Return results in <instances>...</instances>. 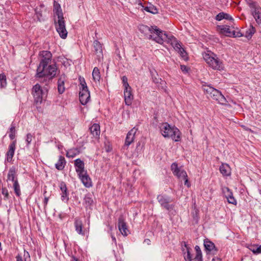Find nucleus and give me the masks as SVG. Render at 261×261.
<instances>
[{
    "label": "nucleus",
    "instance_id": "nucleus-27",
    "mask_svg": "<svg viewBox=\"0 0 261 261\" xmlns=\"http://www.w3.org/2000/svg\"><path fill=\"white\" fill-rule=\"evenodd\" d=\"M74 226L76 231L79 234L84 235V232L83 231V224L81 220L75 219L74 221Z\"/></svg>",
    "mask_w": 261,
    "mask_h": 261
},
{
    "label": "nucleus",
    "instance_id": "nucleus-44",
    "mask_svg": "<svg viewBox=\"0 0 261 261\" xmlns=\"http://www.w3.org/2000/svg\"><path fill=\"white\" fill-rule=\"evenodd\" d=\"M61 199L63 201H67L68 200V194L66 192H62L61 193Z\"/></svg>",
    "mask_w": 261,
    "mask_h": 261
},
{
    "label": "nucleus",
    "instance_id": "nucleus-9",
    "mask_svg": "<svg viewBox=\"0 0 261 261\" xmlns=\"http://www.w3.org/2000/svg\"><path fill=\"white\" fill-rule=\"evenodd\" d=\"M249 6L251 8V13L257 23H261V8L256 3L250 1Z\"/></svg>",
    "mask_w": 261,
    "mask_h": 261
},
{
    "label": "nucleus",
    "instance_id": "nucleus-48",
    "mask_svg": "<svg viewBox=\"0 0 261 261\" xmlns=\"http://www.w3.org/2000/svg\"><path fill=\"white\" fill-rule=\"evenodd\" d=\"M192 261H202V255H196L194 258L192 259Z\"/></svg>",
    "mask_w": 261,
    "mask_h": 261
},
{
    "label": "nucleus",
    "instance_id": "nucleus-37",
    "mask_svg": "<svg viewBox=\"0 0 261 261\" xmlns=\"http://www.w3.org/2000/svg\"><path fill=\"white\" fill-rule=\"evenodd\" d=\"M15 126L14 124H12L11 127L10 128V133L9 138L11 140H13L15 137Z\"/></svg>",
    "mask_w": 261,
    "mask_h": 261
},
{
    "label": "nucleus",
    "instance_id": "nucleus-49",
    "mask_svg": "<svg viewBox=\"0 0 261 261\" xmlns=\"http://www.w3.org/2000/svg\"><path fill=\"white\" fill-rule=\"evenodd\" d=\"M180 69L181 71L185 73H187L189 70V68L185 65H180Z\"/></svg>",
    "mask_w": 261,
    "mask_h": 261
},
{
    "label": "nucleus",
    "instance_id": "nucleus-14",
    "mask_svg": "<svg viewBox=\"0 0 261 261\" xmlns=\"http://www.w3.org/2000/svg\"><path fill=\"white\" fill-rule=\"evenodd\" d=\"M204 246L208 253H212L215 254L218 251L215 244L207 239L204 240Z\"/></svg>",
    "mask_w": 261,
    "mask_h": 261
},
{
    "label": "nucleus",
    "instance_id": "nucleus-3",
    "mask_svg": "<svg viewBox=\"0 0 261 261\" xmlns=\"http://www.w3.org/2000/svg\"><path fill=\"white\" fill-rule=\"evenodd\" d=\"M139 30L147 37L152 39L161 44L164 42L167 37V34L158 29L156 27L149 28L146 25H141L139 27Z\"/></svg>",
    "mask_w": 261,
    "mask_h": 261
},
{
    "label": "nucleus",
    "instance_id": "nucleus-29",
    "mask_svg": "<svg viewBox=\"0 0 261 261\" xmlns=\"http://www.w3.org/2000/svg\"><path fill=\"white\" fill-rule=\"evenodd\" d=\"M80 151L77 148H72L66 151V155L68 158H73L79 154Z\"/></svg>",
    "mask_w": 261,
    "mask_h": 261
},
{
    "label": "nucleus",
    "instance_id": "nucleus-34",
    "mask_svg": "<svg viewBox=\"0 0 261 261\" xmlns=\"http://www.w3.org/2000/svg\"><path fill=\"white\" fill-rule=\"evenodd\" d=\"M35 138V136L31 133H28L26 135L25 141L27 143V146L29 147L33 139Z\"/></svg>",
    "mask_w": 261,
    "mask_h": 261
},
{
    "label": "nucleus",
    "instance_id": "nucleus-47",
    "mask_svg": "<svg viewBox=\"0 0 261 261\" xmlns=\"http://www.w3.org/2000/svg\"><path fill=\"white\" fill-rule=\"evenodd\" d=\"M227 201L228 203L236 205L237 204V201L234 198V197H231V198H230L229 199L227 200Z\"/></svg>",
    "mask_w": 261,
    "mask_h": 261
},
{
    "label": "nucleus",
    "instance_id": "nucleus-10",
    "mask_svg": "<svg viewBox=\"0 0 261 261\" xmlns=\"http://www.w3.org/2000/svg\"><path fill=\"white\" fill-rule=\"evenodd\" d=\"M158 202L162 207L170 210L173 208V205L170 204L171 202L170 197L165 195H159L157 197Z\"/></svg>",
    "mask_w": 261,
    "mask_h": 261
},
{
    "label": "nucleus",
    "instance_id": "nucleus-20",
    "mask_svg": "<svg viewBox=\"0 0 261 261\" xmlns=\"http://www.w3.org/2000/svg\"><path fill=\"white\" fill-rule=\"evenodd\" d=\"M131 90L132 88H125L124 90V100L125 104L127 106H129L132 104L134 98Z\"/></svg>",
    "mask_w": 261,
    "mask_h": 261
},
{
    "label": "nucleus",
    "instance_id": "nucleus-12",
    "mask_svg": "<svg viewBox=\"0 0 261 261\" xmlns=\"http://www.w3.org/2000/svg\"><path fill=\"white\" fill-rule=\"evenodd\" d=\"M79 98L83 105H86L90 99V92L88 89H81L79 93Z\"/></svg>",
    "mask_w": 261,
    "mask_h": 261
},
{
    "label": "nucleus",
    "instance_id": "nucleus-30",
    "mask_svg": "<svg viewBox=\"0 0 261 261\" xmlns=\"http://www.w3.org/2000/svg\"><path fill=\"white\" fill-rule=\"evenodd\" d=\"M93 80L95 82H99L100 79V74L99 69L97 67H94L92 71Z\"/></svg>",
    "mask_w": 261,
    "mask_h": 261
},
{
    "label": "nucleus",
    "instance_id": "nucleus-50",
    "mask_svg": "<svg viewBox=\"0 0 261 261\" xmlns=\"http://www.w3.org/2000/svg\"><path fill=\"white\" fill-rule=\"evenodd\" d=\"M195 250H196V255H202L201 251L200 250V247L198 246H197V245L195 247Z\"/></svg>",
    "mask_w": 261,
    "mask_h": 261
},
{
    "label": "nucleus",
    "instance_id": "nucleus-35",
    "mask_svg": "<svg viewBox=\"0 0 261 261\" xmlns=\"http://www.w3.org/2000/svg\"><path fill=\"white\" fill-rule=\"evenodd\" d=\"M185 247L187 248V252L184 253V258L186 261H192V254L190 252V249L187 247V245H185Z\"/></svg>",
    "mask_w": 261,
    "mask_h": 261
},
{
    "label": "nucleus",
    "instance_id": "nucleus-25",
    "mask_svg": "<svg viewBox=\"0 0 261 261\" xmlns=\"http://www.w3.org/2000/svg\"><path fill=\"white\" fill-rule=\"evenodd\" d=\"M90 130L91 134L93 136V137L96 138L98 137L99 136L100 133L99 125L96 123L93 124L90 127Z\"/></svg>",
    "mask_w": 261,
    "mask_h": 261
},
{
    "label": "nucleus",
    "instance_id": "nucleus-7",
    "mask_svg": "<svg viewBox=\"0 0 261 261\" xmlns=\"http://www.w3.org/2000/svg\"><path fill=\"white\" fill-rule=\"evenodd\" d=\"M32 94L36 103H41L47 95V90H43L38 84L34 85L32 88Z\"/></svg>",
    "mask_w": 261,
    "mask_h": 261
},
{
    "label": "nucleus",
    "instance_id": "nucleus-31",
    "mask_svg": "<svg viewBox=\"0 0 261 261\" xmlns=\"http://www.w3.org/2000/svg\"><path fill=\"white\" fill-rule=\"evenodd\" d=\"M13 189L16 196L18 197L20 196L21 195V191L18 181H15V182L13 183Z\"/></svg>",
    "mask_w": 261,
    "mask_h": 261
},
{
    "label": "nucleus",
    "instance_id": "nucleus-5",
    "mask_svg": "<svg viewBox=\"0 0 261 261\" xmlns=\"http://www.w3.org/2000/svg\"><path fill=\"white\" fill-rule=\"evenodd\" d=\"M203 58L208 66L213 69L221 70L224 69L223 62L211 51L207 50L204 53Z\"/></svg>",
    "mask_w": 261,
    "mask_h": 261
},
{
    "label": "nucleus",
    "instance_id": "nucleus-32",
    "mask_svg": "<svg viewBox=\"0 0 261 261\" xmlns=\"http://www.w3.org/2000/svg\"><path fill=\"white\" fill-rule=\"evenodd\" d=\"M84 202L86 206H90L92 204L93 200L90 194H87L85 196Z\"/></svg>",
    "mask_w": 261,
    "mask_h": 261
},
{
    "label": "nucleus",
    "instance_id": "nucleus-33",
    "mask_svg": "<svg viewBox=\"0 0 261 261\" xmlns=\"http://www.w3.org/2000/svg\"><path fill=\"white\" fill-rule=\"evenodd\" d=\"M220 30L222 33L226 36H230L231 34V31L229 27L222 25L220 27Z\"/></svg>",
    "mask_w": 261,
    "mask_h": 261
},
{
    "label": "nucleus",
    "instance_id": "nucleus-51",
    "mask_svg": "<svg viewBox=\"0 0 261 261\" xmlns=\"http://www.w3.org/2000/svg\"><path fill=\"white\" fill-rule=\"evenodd\" d=\"M182 179L185 180L184 184L186 186H187L188 188L191 186L190 183L189 182L188 176L185 178H182Z\"/></svg>",
    "mask_w": 261,
    "mask_h": 261
},
{
    "label": "nucleus",
    "instance_id": "nucleus-19",
    "mask_svg": "<svg viewBox=\"0 0 261 261\" xmlns=\"http://www.w3.org/2000/svg\"><path fill=\"white\" fill-rule=\"evenodd\" d=\"M138 5L139 8H141L142 11L145 10L154 14L158 13V9L156 7L151 4H148L146 6H143L142 3H139Z\"/></svg>",
    "mask_w": 261,
    "mask_h": 261
},
{
    "label": "nucleus",
    "instance_id": "nucleus-16",
    "mask_svg": "<svg viewBox=\"0 0 261 261\" xmlns=\"http://www.w3.org/2000/svg\"><path fill=\"white\" fill-rule=\"evenodd\" d=\"M118 227L119 231L123 236H127L128 230L126 224L122 217H120L118 219Z\"/></svg>",
    "mask_w": 261,
    "mask_h": 261
},
{
    "label": "nucleus",
    "instance_id": "nucleus-17",
    "mask_svg": "<svg viewBox=\"0 0 261 261\" xmlns=\"http://www.w3.org/2000/svg\"><path fill=\"white\" fill-rule=\"evenodd\" d=\"M16 141H13L9 146V150L6 154V160L7 162H11L14 156L16 148Z\"/></svg>",
    "mask_w": 261,
    "mask_h": 261
},
{
    "label": "nucleus",
    "instance_id": "nucleus-38",
    "mask_svg": "<svg viewBox=\"0 0 261 261\" xmlns=\"http://www.w3.org/2000/svg\"><path fill=\"white\" fill-rule=\"evenodd\" d=\"M250 250L255 254H259L261 253V245L252 246Z\"/></svg>",
    "mask_w": 261,
    "mask_h": 261
},
{
    "label": "nucleus",
    "instance_id": "nucleus-41",
    "mask_svg": "<svg viewBox=\"0 0 261 261\" xmlns=\"http://www.w3.org/2000/svg\"><path fill=\"white\" fill-rule=\"evenodd\" d=\"M222 191L223 194L224 195L225 197L227 195V194H230V193L232 192L230 190L226 187H224L222 188Z\"/></svg>",
    "mask_w": 261,
    "mask_h": 261
},
{
    "label": "nucleus",
    "instance_id": "nucleus-40",
    "mask_svg": "<svg viewBox=\"0 0 261 261\" xmlns=\"http://www.w3.org/2000/svg\"><path fill=\"white\" fill-rule=\"evenodd\" d=\"M79 80L80 81V84L81 85V89H88V87L87 86L85 79L80 77Z\"/></svg>",
    "mask_w": 261,
    "mask_h": 261
},
{
    "label": "nucleus",
    "instance_id": "nucleus-11",
    "mask_svg": "<svg viewBox=\"0 0 261 261\" xmlns=\"http://www.w3.org/2000/svg\"><path fill=\"white\" fill-rule=\"evenodd\" d=\"M171 168L173 174L177 176L179 180H182V178L187 177L186 172L181 167H178L176 163H173L171 165Z\"/></svg>",
    "mask_w": 261,
    "mask_h": 261
},
{
    "label": "nucleus",
    "instance_id": "nucleus-62",
    "mask_svg": "<svg viewBox=\"0 0 261 261\" xmlns=\"http://www.w3.org/2000/svg\"><path fill=\"white\" fill-rule=\"evenodd\" d=\"M72 261H78L77 259L73 258Z\"/></svg>",
    "mask_w": 261,
    "mask_h": 261
},
{
    "label": "nucleus",
    "instance_id": "nucleus-56",
    "mask_svg": "<svg viewBox=\"0 0 261 261\" xmlns=\"http://www.w3.org/2000/svg\"><path fill=\"white\" fill-rule=\"evenodd\" d=\"M231 197H233L232 192L230 193V194H227V195L225 196L227 200L229 199L230 198H231Z\"/></svg>",
    "mask_w": 261,
    "mask_h": 261
},
{
    "label": "nucleus",
    "instance_id": "nucleus-18",
    "mask_svg": "<svg viewBox=\"0 0 261 261\" xmlns=\"http://www.w3.org/2000/svg\"><path fill=\"white\" fill-rule=\"evenodd\" d=\"M74 166L75 167V171L77 175L81 174L84 172L87 171L85 169V164L83 161L80 159H77L74 161Z\"/></svg>",
    "mask_w": 261,
    "mask_h": 261
},
{
    "label": "nucleus",
    "instance_id": "nucleus-23",
    "mask_svg": "<svg viewBox=\"0 0 261 261\" xmlns=\"http://www.w3.org/2000/svg\"><path fill=\"white\" fill-rule=\"evenodd\" d=\"M16 172V168L14 167H11L8 173L7 181H12L13 182H15V181H18Z\"/></svg>",
    "mask_w": 261,
    "mask_h": 261
},
{
    "label": "nucleus",
    "instance_id": "nucleus-53",
    "mask_svg": "<svg viewBox=\"0 0 261 261\" xmlns=\"http://www.w3.org/2000/svg\"><path fill=\"white\" fill-rule=\"evenodd\" d=\"M16 258V261H23L22 257L19 255H17Z\"/></svg>",
    "mask_w": 261,
    "mask_h": 261
},
{
    "label": "nucleus",
    "instance_id": "nucleus-61",
    "mask_svg": "<svg viewBox=\"0 0 261 261\" xmlns=\"http://www.w3.org/2000/svg\"><path fill=\"white\" fill-rule=\"evenodd\" d=\"M144 242H146L148 244H149V242H150L149 240L147 239V240H145L144 241Z\"/></svg>",
    "mask_w": 261,
    "mask_h": 261
},
{
    "label": "nucleus",
    "instance_id": "nucleus-28",
    "mask_svg": "<svg viewBox=\"0 0 261 261\" xmlns=\"http://www.w3.org/2000/svg\"><path fill=\"white\" fill-rule=\"evenodd\" d=\"M66 164L65 158L60 155L59 158L58 162L55 164L56 169L59 170H62L64 169Z\"/></svg>",
    "mask_w": 261,
    "mask_h": 261
},
{
    "label": "nucleus",
    "instance_id": "nucleus-1",
    "mask_svg": "<svg viewBox=\"0 0 261 261\" xmlns=\"http://www.w3.org/2000/svg\"><path fill=\"white\" fill-rule=\"evenodd\" d=\"M40 62L37 69L36 76L38 77H49V82L57 74L55 64L51 65L52 54L49 51L43 50L39 53Z\"/></svg>",
    "mask_w": 261,
    "mask_h": 261
},
{
    "label": "nucleus",
    "instance_id": "nucleus-24",
    "mask_svg": "<svg viewBox=\"0 0 261 261\" xmlns=\"http://www.w3.org/2000/svg\"><path fill=\"white\" fill-rule=\"evenodd\" d=\"M94 51L97 56L99 58L102 57V46L100 42L97 40H95L93 42Z\"/></svg>",
    "mask_w": 261,
    "mask_h": 261
},
{
    "label": "nucleus",
    "instance_id": "nucleus-39",
    "mask_svg": "<svg viewBox=\"0 0 261 261\" xmlns=\"http://www.w3.org/2000/svg\"><path fill=\"white\" fill-rule=\"evenodd\" d=\"M122 80L123 86L124 87V89L125 88L131 89V87L129 86V85L127 82V78L126 76H122Z\"/></svg>",
    "mask_w": 261,
    "mask_h": 261
},
{
    "label": "nucleus",
    "instance_id": "nucleus-36",
    "mask_svg": "<svg viewBox=\"0 0 261 261\" xmlns=\"http://www.w3.org/2000/svg\"><path fill=\"white\" fill-rule=\"evenodd\" d=\"M0 85L1 88H5L7 86L6 76L4 73L0 74Z\"/></svg>",
    "mask_w": 261,
    "mask_h": 261
},
{
    "label": "nucleus",
    "instance_id": "nucleus-45",
    "mask_svg": "<svg viewBox=\"0 0 261 261\" xmlns=\"http://www.w3.org/2000/svg\"><path fill=\"white\" fill-rule=\"evenodd\" d=\"M224 15H225V13H223V12L219 13L216 16V20H218V21H220V20H222L223 19H224V17H225Z\"/></svg>",
    "mask_w": 261,
    "mask_h": 261
},
{
    "label": "nucleus",
    "instance_id": "nucleus-4",
    "mask_svg": "<svg viewBox=\"0 0 261 261\" xmlns=\"http://www.w3.org/2000/svg\"><path fill=\"white\" fill-rule=\"evenodd\" d=\"M160 129L162 135L165 138H171L175 142L180 141V132L176 127L165 122L161 124Z\"/></svg>",
    "mask_w": 261,
    "mask_h": 261
},
{
    "label": "nucleus",
    "instance_id": "nucleus-58",
    "mask_svg": "<svg viewBox=\"0 0 261 261\" xmlns=\"http://www.w3.org/2000/svg\"><path fill=\"white\" fill-rule=\"evenodd\" d=\"M212 261H221V259L219 258H214Z\"/></svg>",
    "mask_w": 261,
    "mask_h": 261
},
{
    "label": "nucleus",
    "instance_id": "nucleus-60",
    "mask_svg": "<svg viewBox=\"0 0 261 261\" xmlns=\"http://www.w3.org/2000/svg\"><path fill=\"white\" fill-rule=\"evenodd\" d=\"M159 79H157L156 78L153 80V82L156 83H159Z\"/></svg>",
    "mask_w": 261,
    "mask_h": 261
},
{
    "label": "nucleus",
    "instance_id": "nucleus-54",
    "mask_svg": "<svg viewBox=\"0 0 261 261\" xmlns=\"http://www.w3.org/2000/svg\"><path fill=\"white\" fill-rule=\"evenodd\" d=\"M48 198L47 197H45L44 200V206H46L47 205V204L48 203Z\"/></svg>",
    "mask_w": 261,
    "mask_h": 261
},
{
    "label": "nucleus",
    "instance_id": "nucleus-6",
    "mask_svg": "<svg viewBox=\"0 0 261 261\" xmlns=\"http://www.w3.org/2000/svg\"><path fill=\"white\" fill-rule=\"evenodd\" d=\"M202 89L208 97L217 101L219 103L223 105H226V99L218 90L208 85H203Z\"/></svg>",
    "mask_w": 261,
    "mask_h": 261
},
{
    "label": "nucleus",
    "instance_id": "nucleus-42",
    "mask_svg": "<svg viewBox=\"0 0 261 261\" xmlns=\"http://www.w3.org/2000/svg\"><path fill=\"white\" fill-rule=\"evenodd\" d=\"M222 191L223 194L224 195L225 197L227 195V194H230V193L232 192L230 190L226 187H224L222 188Z\"/></svg>",
    "mask_w": 261,
    "mask_h": 261
},
{
    "label": "nucleus",
    "instance_id": "nucleus-8",
    "mask_svg": "<svg viewBox=\"0 0 261 261\" xmlns=\"http://www.w3.org/2000/svg\"><path fill=\"white\" fill-rule=\"evenodd\" d=\"M164 42L170 43L174 49L177 51L185 60L187 58V53L181 47V45L177 41L176 38L172 35H169L167 34V37Z\"/></svg>",
    "mask_w": 261,
    "mask_h": 261
},
{
    "label": "nucleus",
    "instance_id": "nucleus-26",
    "mask_svg": "<svg viewBox=\"0 0 261 261\" xmlns=\"http://www.w3.org/2000/svg\"><path fill=\"white\" fill-rule=\"evenodd\" d=\"M219 170L223 176H229L230 175V168L227 164H222L220 166Z\"/></svg>",
    "mask_w": 261,
    "mask_h": 261
},
{
    "label": "nucleus",
    "instance_id": "nucleus-59",
    "mask_svg": "<svg viewBox=\"0 0 261 261\" xmlns=\"http://www.w3.org/2000/svg\"><path fill=\"white\" fill-rule=\"evenodd\" d=\"M24 256H28L29 257H30V255H29V253L28 252H26L24 251Z\"/></svg>",
    "mask_w": 261,
    "mask_h": 261
},
{
    "label": "nucleus",
    "instance_id": "nucleus-52",
    "mask_svg": "<svg viewBox=\"0 0 261 261\" xmlns=\"http://www.w3.org/2000/svg\"><path fill=\"white\" fill-rule=\"evenodd\" d=\"M224 16H225L224 19H227V20H232L233 19L232 17L228 14L225 13Z\"/></svg>",
    "mask_w": 261,
    "mask_h": 261
},
{
    "label": "nucleus",
    "instance_id": "nucleus-2",
    "mask_svg": "<svg viewBox=\"0 0 261 261\" xmlns=\"http://www.w3.org/2000/svg\"><path fill=\"white\" fill-rule=\"evenodd\" d=\"M54 6V20L56 30L62 39H65L68 33L65 28L64 18L61 6L59 4L55 3Z\"/></svg>",
    "mask_w": 261,
    "mask_h": 261
},
{
    "label": "nucleus",
    "instance_id": "nucleus-13",
    "mask_svg": "<svg viewBox=\"0 0 261 261\" xmlns=\"http://www.w3.org/2000/svg\"><path fill=\"white\" fill-rule=\"evenodd\" d=\"M137 130V128L134 127L128 132L125 139L124 146L128 147L134 142L135 136Z\"/></svg>",
    "mask_w": 261,
    "mask_h": 261
},
{
    "label": "nucleus",
    "instance_id": "nucleus-57",
    "mask_svg": "<svg viewBox=\"0 0 261 261\" xmlns=\"http://www.w3.org/2000/svg\"><path fill=\"white\" fill-rule=\"evenodd\" d=\"M111 238H112V240H113V242L115 244H116V243H117L116 239L115 237L114 236V235L111 234Z\"/></svg>",
    "mask_w": 261,
    "mask_h": 261
},
{
    "label": "nucleus",
    "instance_id": "nucleus-21",
    "mask_svg": "<svg viewBox=\"0 0 261 261\" xmlns=\"http://www.w3.org/2000/svg\"><path fill=\"white\" fill-rule=\"evenodd\" d=\"M66 81V76L64 74L61 75L58 79V90L60 94L64 92L65 88L64 83Z\"/></svg>",
    "mask_w": 261,
    "mask_h": 261
},
{
    "label": "nucleus",
    "instance_id": "nucleus-46",
    "mask_svg": "<svg viewBox=\"0 0 261 261\" xmlns=\"http://www.w3.org/2000/svg\"><path fill=\"white\" fill-rule=\"evenodd\" d=\"M60 188L62 192H66L67 190L66 184L64 182H62L60 183Z\"/></svg>",
    "mask_w": 261,
    "mask_h": 261
},
{
    "label": "nucleus",
    "instance_id": "nucleus-15",
    "mask_svg": "<svg viewBox=\"0 0 261 261\" xmlns=\"http://www.w3.org/2000/svg\"><path fill=\"white\" fill-rule=\"evenodd\" d=\"M79 178L83 185L87 188H90L92 186V181L87 173V171L81 173V174L78 175Z\"/></svg>",
    "mask_w": 261,
    "mask_h": 261
},
{
    "label": "nucleus",
    "instance_id": "nucleus-55",
    "mask_svg": "<svg viewBox=\"0 0 261 261\" xmlns=\"http://www.w3.org/2000/svg\"><path fill=\"white\" fill-rule=\"evenodd\" d=\"M231 197H233L232 192L230 193V194H227V195L225 196L227 200L229 199L230 198H231Z\"/></svg>",
    "mask_w": 261,
    "mask_h": 261
},
{
    "label": "nucleus",
    "instance_id": "nucleus-22",
    "mask_svg": "<svg viewBox=\"0 0 261 261\" xmlns=\"http://www.w3.org/2000/svg\"><path fill=\"white\" fill-rule=\"evenodd\" d=\"M255 33V29L252 26H250V28L246 30L245 33L243 34L241 33H237V34L236 35L235 33H233V35L236 37H239L243 36H244L245 37H246L248 39H250L252 37V35Z\"/></svg>",
    "mask_w": 261,
    "mask_h": 261
},
{
    "label": "nucleus",
    "instance_id": "nucleus-63",
    "mask_svg": "<svg viewBox=\"0 0 261 261\" xmlns=\"http://www.w3.org/2000/svg\"><path fill=\"white\" fill-rule=\"evenodd\" d=\"M0 250H2V248H1V243L0 242Z\"/></svg>",
    "mask_w": 261,
    "mask_h": 261
},
{
    "label": "nucleus",
    "instance_id": "nucleus-43",
    "mask_svg": "<svg viewBox=\"0 0 261 261\" xmlns=\"http://www.w3.org/2000/svg\"><path fill=\"white\" fill-rule=\"evenodd\" d=\"M2 194L5 196V199H7L9 198V194L8 190L6 188H3L2 189Z\"/></svg>",
    "mask_w": 261,
    "mask_h": 261
}]
</instances>
